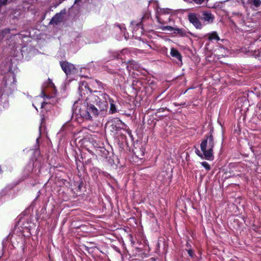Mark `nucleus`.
Segmentation results:
<instances>
[{
    "label": "nucleus",
    "mask_w": 261,
    "mask_h": 261,
    "mask_svg": "<svg viewBox=\"0 0 261 261\" xmlns=\"http://www.w3.org/2000/svg\"><path fill=\"white\" fill-rule=\"evenodd\" d=\"M107 99H109V96L106 93L100 94L99 96L91 94L86 101L75 110L76 113L84 119L92 120L97 117L100 112L107 109Z\"/></svg>",
    "instance_id": "obj_1"
},
{
    "label": "nucleus",
    "mask_w": 261,
    "mask_h": 261,
    "mask_svg": "<svg viewBox=\"0 0 261 261\" xmlns=\"http://www.w3.org/2000/svg\"><path fill=\"white\" fill-rule=\"evenodd\" d=\"M215 142L212 134H210L205 139L202 141L200 144V148L203 152V155L206 160H213V148Z\"/></svg>",
    "instance_id": "obj_2"
},
{
    "label": "nucleus",
    "mask_w": 261,
    "mask_h": 261,
    "mask_svg": "<svg viewBox=\"0 0 261 261\" xmlns=\"http://www.w3.org/2000/svg\"><path fill=\"white\" fill-rule=\"evenodd\" d=\"M60 65L62 70L67 76L74 74L77 72V69L74 65L67 61L61 62Z\"/></svg>",
    "instance_id": "obj_3"
},
{
    "label": "nucleus",
    "mask_w": 261,
    "mask_h": 261,
    "mask_svg": "<svg viewBox=\"0 0 261 261\" xmlns=\"http://www.w3.org/2000/svg\"><path fill=\"white\" fill-rule=\"evenodd\" d=\"M188 19L189 21L192 23V24L197 29H201L202 27V24L199 18L197 17V15L195 13H190L188 16Z\"/></svg>",
    "instance_id": "obj_4"
},
{
    "label": "nucleus",
    "mask_w": 261,
    "mask_h": 261,
    "mask_svg": "<svg viewBox=\"0 0 261 261\" xmlns=\"http://www.w3.org/2000/svg\"><path fill=\"white\" fill-rule=\"evenodd\" d=\"M215 17L210 11H205L202 12V19L207 23H211L213 22Z\"/></svg>",
    "instance_id": "obj_5"
},
{
    "label": "nucleus",
    "mask_w": 261,
    "mask_h": 261,
    "mask_svg": "<svg viewBox=\"0 0 261 261\" xmlns=\"http://www.w3.org/2000/svg\"><path fill=\"white\" fill-rule=\"evenodd\" d=\"M171 13V10L170 9H161L160 11L158 10L156 14V17L158 19L159 22L161 23H163L164 22L162 21V19L161 18L162 15L166 14H170Z\"/></svg>",
    "instance_id": "obj_6"
},
{
    "label": "nucleus",
    "mask_w": 261,
    "mask_h": 261,
    "mask_svg": "<svg viewBox=\"0 0 261 261\" xmlns=\"http://www.w3.org/2000/svg\"><path fill=\"white\" fill-rule=\"evenodd\" d=\"M206 36H207L208 40L211 41H213L214 40L218 41L220 39L217 33L215 31H213L211 33H208L206 35Z\"/></svg>",
    "instance_id": "obj_7"
},
{
    "label": "nucleus",
    "mask_w": 261,
    "mask_h": 261,
    "mask_svg": "<svg viewBox=\"0 0 261 261\" xmlns=\"http://www.w3.org/2000/svg\"><path fill=\"white\" fill-rule=\"evenodd\" d=\"M126 68L129 71L132 69L138 70L140 68V65L137 62L134 61H129Z\"/></svg>",
    "instance_id": "obj_8"
},
{
    "label": "nucleus",
    "mask_w": 261,
    "mask_h": 261,
    "mask_svg": "<svg viewBox=\"0 0 261 261\" xmlns=\"http://www.w3.org/2000/svg\"><path fill=\"white\" fill-rule=\"evenodd\" d=\"M170 54L172 57L175 58L180 61H181V56L176 49L172 48L171 49Z\"/></svg>",
    "instance_id": "obj_9"
},
{
    "label": "nucleus",
    "mask_w": 261,
    "mask_h": 261,
    "mask_svg": "<svg viewBox=\"0 0 261 261\" xmlns=\"http://www.w3.org/2000/svg\"><path fill=\"white\" fill-rule=\"evenodd\" d=\"M90 85L91 86L94 90H93V92H96L97 89H100L101 86V83L97 80H92L90 83Z\"/></svg>",
    "instance_id": "obj_10"
},
{
    "label": "nucleus",
    "mask_w": 261,
    "mask_h": 261,
    "mask_svg": "<svg viewBox=\"0 0 261 261\" xmlns=\"http://www.w3.org/2000/svg\"><path fill=\"white\" fill-rule=\"evenodd\" d=\"M62 20V16L60 14H56L55 16H54L51 20L50 21V23L51 24H57L58 23L61 22Z\"/></svg>",
    "instance_id": "obj_11"
},
{
    "label": "nucleus",
    "mask_w": 261,
    "mask_h": 261,
    "mask_svg": "<svg viewBox=\"0 0 261 261\" xmlns=\"http://www.w3.org/2000/svg\"><path fill=\"white\" fill-rule=\"evenodd\" d=\"M108 100H109L110 102V112L112 114H114L117 112L116 106L114 104L113 102L114 101L112 99H111L109 98V99H107V102H108Z\"/></svg>",
    "instance_id": "obj_12"
},
{
    "label": "nucleus",
    "mask_w": 261,
    "mask_h": 261,
    "mask_svg": "<svg viewBox=\"0 0 261 261\" xmlns=\"http://www.w3.org/2000/svg\"><path fill=\"white\" fill-rule=\"evenodd\" d=\"M242 4L245 8L252 6V0H241Z\"/></svg>",
    "instance_id": "obj_13"
},
{
    "label": "nucleus",
    "mask_w": 261,
    "mask_h": 261,
    "mask_svg": "<svg viewBox=\"0 0 261 261\" xmlns=\"http://www.w3.org/2000/svg\"><path fill=\"white\" fill-rule=\"evenodd\" d=\"M10 31V30L9 29H6L5 30H2L0 32V40L3 39L5 35L9 33Z\"/></svg>",
    "instance_id": "obj_14"
},
{
    "label": "nucleus",
    "mask_w": 261,
    "mask_h": 261,
    "mask_svg": "<svg viewBox=\"0 0 261 261\" xmlns=\"http://www.w3.org/2000/svg\"><path fill=\"white\" fill-rule=\"evenodd\" d=\"M134 25H136V27L137 28V29L138 30H140V32L141 33H142L143 32V28H142V24L141 23H135L134 22H132V27Z\"/></svg>",
    "instance_id": "obj_15"
},
{
    "label": "nucleus",
    "mask_w": 261,
    "mask_h": 261,
    "mask_svg": "<svg viewBox=\"0 0 261 261\" xmlns=\"http://www.w3.org/2000/svg\"><path fill=\"white\" fill-rule=\"evenodd\" d=\"M201 164L207 171H209L211 169L210 165L206 162H202L201 163Z\"/></svg>",
    "instance_id": "obj_16"
},
{
    "label": "nucleus",
    "mask_w": 261,
    "mask_h": 261,
    "mask_svg": "<svg viewBox=\"0 0 261 261\" xmlns=\"http://www.w3.org/2000/svg\"><path fill=\"white\" fill-rule=\"evenodd\" d=\"M261 4L260 0H252V5L258 7Z\"/></svg>",
    "instance_id": "obj_17"
},
{
    "label": "nucleus",
    "mask_w": 261,
    "mask_h": 261,
    "mask_svg": "<svg viewBox=\"0 0 261 261\" xmlns=\"http://www.w3.org/2000/svg\"><path fill=\"white\" fill-rule=\"evenodd\" d=\"M174 33L177 34H179L181 36H184L185 35V33L184 32V31L181 29L177 28L174 29Z\"/></svg>",
    "instance_id": "obj_18"
},
{
    "label": "nucleus",
    "mask_w": 261,
    "mask_h": 261,
    "mask_svg": "<svg viewBox=\"0 0 261 261\" xmlns=\"http://www.w3.org/2000/svg\"><path fill=\"white\" fill-rule=\"evenodd\" d=\"M187 250L188 251V253L189 255L191 257L193 258L195 256V253H194V251H193V250H192L191 248H189V249H187Z\"/></svg>",
    "instance_id": "obj_19"
},
{
    "label": "nucleus",
    "mask_w": 261,
    "mask_h": 261,
    "mask_svg": "<svg viewBox=\"0 0 261 261\" xmlns=\"http://www.w3.org/2000/svg\"><path fill=\"white\" fill-rule=\"evenodd\" d=\"M208 0H192V2H194L195 4L198 5H201L205 2H208Z\"/></svg>",
    "instance_id": "obj_20"
},
{
    "label": "nucleus",
    "mask_w": 261,
    "mask_h": 261,
    "mask_svg": "<svg viewBox=\"0 0 261 261\" xmlns=\"http://www.w3.org/2000/svg\"><path fill=\"white\" fill-rule=\"evenodd\" d=\"M151 4H154L155 5V9H158L159 7V3L158 2L156 1H151L149 2V4L151 5Z\"/></svg>",
    "instance_id": "obj_21"
},
{
    "label": "nucleus",
    "mask_w": 261,
    "mask_h": 261,
    "mask_svg": "<svg viewBox=\"0 0 261 261\" xmlns=\"http://www.w3.org/2000/svg\"><path fill=\"white\" fill-rule=\"evenodd\" d=\"M165 28L166 30L169 31H172L173 30H174V29L171 26H166V27H165Z\"/></svg>",
    "instance_id": "obj_22"
},
{
    "label": "nucleus",
    "mask_w": 261,
    "mask_h": 261,
    "mask_svg": "<svg viewBox=\"0 0 261 261\" xmlns=\"http://www.w3.org/2000/svg\"><path fill=\"white\" fill-rule=\"evenodd\" d=\"M7 0H0V7L7 3Z\"/></svg>",
    "instance_id": "obj_23"
},
{
    "label": "nucleus",
    "mask_w": 261,
    "mask_h": 261,
    "mask_svg": "<svg viewBox=\"0 0 261 261\" xmlns=\"http://www.w3.org/2000/svg\"><path fill=\"white\" fill-rule=\"evenodd\" d=\"M41 96L42 97H46V98H49L50 97V96L49 95H46L45 93V92L44 91H42V93H41Z\"/></svg>",
    "instance_id": "obj_24"
},
{
    "label": "nucleus",
    "mask_w": 261,
    "mask_h": 261,
    "mask_svg": "<svg viewBox=\"0 0 261 261\" xmlns=\"http://www.w3.org/2000/svg\"><path fill=\"white\" fill-rule=\"evenodd\" d=\"M128 53V50L127 49H123L121 51L120 53L121 55H124Z\"/></svg>",
    "instance_id": "obj_25"
},
{
    "label": "nucleus",
    "mask_w": 261,
    "mask_h": 261,
    "mask_svg": "<svg viewBox=\"0 0 261 261\" xmlns=\"http://www.w3.org/2000/svg\"><path fill=\"white\" fill-rule=\"evenodd\" d=\"M255 56H256L258 57H261V50H257V54H256L255 55Z\"/></svg>",
    "instance_id": "obj_26"
},
{
    "label": "nucleus",
    "mask_w": 261,
    "mask_h": 261,
    "mask_svg": "<svg viewBox=\"0 0 261 261\" xmlns=\"http://www.w3.org/2000/svg\"><path fill=\"white\" fill-rule=\"evenodd\" d=\"M197 154H198L199 156L202 157V154L200 153L199 150H197L196 151Z\"/></svg>",
    "instance_id": "obj_27"
},
{
    "label": "nucleus",
    "mask_w": 261,
    "mask_h": 261,
    "mask_svg": "<svg viewBox=\"0 0 261 261\" xmlns=\"http://www.w3.org/2000/svg\"><path fill=\"white\" fill-rule=\"evenodd\" d=\"M46 104V103L45 102H41V108H43L44 107V105Z\"/></svg>",
    "instance_id": "obj_28"
},
{
    "label": "nucleus",
    "mask_w": 261,
    "mask_h": 261,
    "mask_svg": "<svg viewBox=\"0 0 261 261\" xmlns=\"http://www.w3.org/2000/svg\"><path fill=\"white\" fill-rule=\"evenodd\" d=\"M82 0H75L74 4H77L79 2H80Z\"/></svg>",
    "instance_id": "obj_29"
},
{
    "label": "nucleus",
    "mask_w": 261,
    "mask_h": 261,
    "mask_svg": "<svg viewBox=\"0 0 261 261\" xmlns=\"http://www.w3.org/2000/svg\"><path fill=\"white\" fill-rule=\"evenodd\" d=\"M145 18V16L142 18V21H143V20Z\"/></svg>",
    "instance_id": "obj_30"
},
{
    "label": "nucleus",
    "mask_w": 261,
    "mask_h": 261,
    "mask_svg": "<svg viewBox=\"0 0 261 261\" xmlns=\"http://www.w3.org/2000/svg\"><path fill=\"white\" fill-rule=\"evenodd\" d=\"M187 247H188V246H189V244H188V243H187ZM190 246V245H189V246Z\"/></svg>",
    "instance_id": "obj_31"
},
{
    "label": "nucleus",
    "mask_w": 261,
    "mask_h": 261,
    "mask_svg": "<svg viewBox=\"0 0 261 261\" xmlns=\"http://www.w3.org/2000/svg\"><path fill=\"white\" fill-rule=\"evenodd\" d=\"M33 106L34 107V108H35L36 109H37V108H36V106H35L34 105H33Z\"/></svg>",
    "instance_id": "obj_32"
},
{
    "label": "nucleus",
    "mask_w": 261,
    "mask_h": 261,
    "mask_svg": "<svg viewBox=\"0 0 261 261\" xmlns=\"http://www.w3.org/2000/svg\"><path fill=\"white\" fill-rule=\"evenodd\" d=\"M118 26L120 28V29L122 30V28H121L119 25Z\"/></svg>",
    "instance_id": "obj_33"
},
{
    "label": "nucleus",
    "mask_w": 261,
    "mask_h": 261,
    "mask_svg": "<svg viewBox=\"0 0 261 261\" xmlns=\"http://www.w3.org/2000/svg\"><path fill=\"white\" fill-rule=\"evenodd\" d=\"M227 1H224L223 3H225L226 2H227Z\"/></svg>",
    "instance_id": "obj_34"
}]
</instances>
